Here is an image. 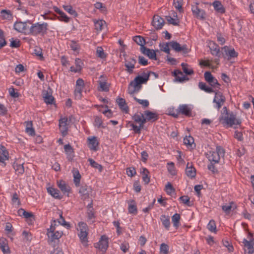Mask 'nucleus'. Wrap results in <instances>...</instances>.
Returning <instances> with one entry per match:
<instances>
[{
  "label": "nucleus",
  "mask_w": 254,
  "mask_h": 254,
  "mask_svg": "<svg viewBox=\"0 0 254 254\" xmlns=\"http://www.w3.org/2000/svg\"><path fill=\"white\" fill-rule=\"evenodd\" d=\"M149 74L143 72L141 75H138L135 77L133 80L131 81L128 87V93L133 94L138 92L141 88V84H145L149 80Z\"/></svg>",
  "instance_id": "obj_1"
},
{
  "label": "nucleus",
  "mask_w": 254,
  "mask_h": 254,
  "mask_svg": "<svg viewBox=\"0 0 254 254\" xmlns=\"http://www.w3.org/2000/svg\"><path fill=\"white\" fill-rule=\"evenodd\" d=\"M49 25L47 22H36L32 23L30 21L28 35L33 36L38 35L43 36L47 34Z\"/></svg>",
  "instance_id": "obj_2"
},
{
  "label": "nucleus",
  "mask_w": 254,
  "mask_h": 254,
  "mask_svg": "<svg viewBox=\"0 0 254 254\" xmlns=\"http://www.w3.org/2000/svg\"><path fill=\"white\" fill-rule=\"evenodd\" d=\"M219 121L222 124L232 127L233 125H239L241 124L240 119H237L236 115L233 112L229 113L226 107H224L222 109L221 116L219 118Z\"/></svg>",
  "instance_id": "obj_3"
},
{
  "label": "nucleus",
  "mask_w": 254,
  "mask_h": 254,
  "mask_svg": "<svg viewBox=\"0 0 254 254\" xmlns=\"http://www.w3.org/2000/svg\"><path fill=\"white\" fill-rule=\"evenodd\" d=\"M56 220H54L51 223L50 228L47 229L48 243L50 245H52L56 240L61 238L63 234L62 231L56 230Z\"/></svg>",
  "instance_id": "obj_4"
},
{
  "label": "nucleus",
  "mask_w": 254,
  "mask_h": 254,
  "mask_svg": "<svg viewBox=\"0 0 254 254\" xmlns=\"http://www.w3.org/2000/svg\"><path fill=\"white\" fill-rule=\"evenodd\" d=\"M225 154L224 149L220 146H217L215 150H210L207 153L208 160L212 163H218L220 157Z\"/></svg>",
  "instance_id": "obj_5"
},
{
  "label": "nucleus",
  "mask_w": 254,
  "mask_h": 254,
  "mask_svg": "<svg viewBox=\"0 0 254 254\" xmlns=\"http://www.w3.org/2000/svg\"><path fill=\"white\" fill-rule=\"evenodd\" d=\"M171 109H170L169 114L175 118L178 117L179 114H181L183 115H185L187 116H190L191 115V110L190 107L188 105L183 104L180 105L178 109V110L176 111V113L173 112L172 113L170 112Z\"/></svg>",
  "instance_id": "obj_6"
},
{
  "label": "nucleus",
  "mask_w": 254,
  "mask_h": 254,
  "mask_svg": "<svg viewBox=\"0 0 254 254\" xmlns=\"http://www.w3.org/2000/svg\"><path fill=\"white\" fill-rule=\"evenodd\" d=\"M215 96L213 100L214 104V107L219 110L223 105L226 101L225 97L222 93L217 91H215Z\"/></svg>",
  "instance_id": "obj_7"
},
{
  "label": "nucleus",
  "mask_w": 254,
  "mask_h": 254,
  "mask_svg": "<svg viewBox=\"0 0 254 254\" xmlns=\"http://www.w3.org/2000/svg\"><path fill=\"white\" fill-rule=\"evenodd\" d=\"M30 24V21L27 20L26 22H16L14 24V29L18 32L23 33L28 35L29 27Z\"/></svg>",
  "instance_id": "obj_8"
},
{
  "label": "nucleus",
  "mask_w": 254,
  "mask_h": 254,
  "mask_svg": "<svg viewBox=\"0 0 254 254\" xmlns=\"http://www.w3.org/2000/svg\"><path fill=\"white\" fill-rule=\"evenodd\" d=\"M222 56L228 60H231L232 58H236L238 56V53L235 51V49L225 46L222 48Z\"/></svg>",
  "instance_id": "obj_9"
},
{
  "label": "nucleus",
  "mask_w": 254,
  "mask_h": 254,
  "mask_svg": "<svg viewBox=\"0 0 254 254\" xmlns=\"http://www.w3.org/2000/svg\"><path fill=\"white\" fill-rule=\"evenodd\" d=\"M205 80L209 83L212 88H220V84L218 80L212 75L210 72L206 71L204 74Z\"/></svg>",
  "instance_id": "obj_10"
},
{
  "label": "nucleus",
  "mask_w": 254,
  "mask_h": 254,
  "mask_svg": "<svg viewBox=\"0 0 254 254\" xmlns=\"http://www.w3.org/2000/svg\"><path fill=\"white\" fill-rule=\"evenodd\" d=\"M136 63V59L133 57H128L125 59V66L126 71L129 74L133 73Z\"/></svg>",
  "instance_id": "obj_11"
},
{
  "label": "nucleus",
  "mask_w": 254,
  "mask_h": 254,
  "mask_svg": "<svg viewBox=\"0 0 254 254\" xmlns=\"http://www.w3.org/2000/svg\"><path fill=\"white\" fill-rule=\"evenodd\" d=\"M95 247L98 249L100 251L104 253L108 248V239L105 236H102L100 240L95 244Z\"/></svg>",
  "instance_id": "obj_12"
},
{
  "label": "nucleus",
  "mask_w": 254,
  "mask_h": 254,
  "mask_svg": "<svg viewBox=\"0 0 254 254\" xmlns=\"http://www.w3.org/2000/svg\"><path fill=\"white\" fill-rule=\"evenodd\" d=\"M59 128L63 136L67 135L68 129V123L67 118H63L59 120Z\"/></svg>",
  "instance_id": "obj_13"
},
{
  "label": "nucleus",
  "mask_w": 254,
  "mask_h": 254,
  "mask_svg": "<svg viewBox=\"0 0 254 254\" xmlns=\"http://www.w3.org/2000/svg\"><path fill=\"white\" fill-rule=\"evenodd\" d=\"M92 192V189L90 186L86 185H82L79 190V193L82 199H86L89 197L90 194Z\"/></svg>",
  "instance_id": "obj_14"
},
{
  "label": "nucleus",
  "mask_w": 254,
  "mask_h": 254,
  "mask_svg": "<svg viewBox=\"0 0 254 254\" xmlns=\"http://www.w3.org/2000/svg\"><path fill=\"white\" fill-rule=\"evenodd\" d=\"M169 45L176 52L182 51L184 53H188V49L186 45L181 46V45L176 41H172L169 42Z\"/></svg>",
  "instance_id": "obj_15"
},
{
  "label": "nucleus",
  "mask_w": 254,
  "mask_h": 254,
  "mask_svg": "<svg viewBox=\"0 0 254 254\" xmlns=\"http://www.w3.org/2000/svg\"><path fill=\"white\" fill-rule=\"evenodd\" d=\"M164 24V20L162 17L158 15L154 16L152 24L156 29L158 30L161 29Z\"/></svg>",
  "instance_id": "obj_16"
},
{
  "label": "nucleus",
  "mask_w": 254,
  "mask_h": 254,
  "mask_svg": "<svg viewBox=\"0 0 254 254\" xmlns=\"http://www.w3.org/2000/svg\"><path fill=\"white\" fill-rule=\"evenodd\" d=\"M191 10L193 14L196 18L200 19L205 18V11L203 9L199 8L196 5L192 6Z\"/></svg>",
  "instance_id": "obj_17"
},
{
  "label": "nucleus",
  "mask_w": 254,
  "mask_h": 254,
  "mask_svg": "<svg viewBox=\"0 0 254 254\" xmlns=\"http://www.w3.org/2000/svg\"><path fill=\"white\" fill-rule=\"evenodd\" d=\"M140 51L143 54L147 56L149 59L154 60H156V54L154 50L143 47L140 48Z\"/></svg>",
  "instance_id": "obj_18"
},
{
  "label": "nucleus",
  "mask_w": 254,
  "mask_h": 254,
  "mask_svg": "<svg viewBox=\"0 0 254 254\" xmlns=\"http://www.w3.org/2000/svg\"><path fill=\"white\" fill-rule=\"evenodd\" d=\"M99 145V142L96 136H91L88 138V146L90 150L97 151Z\"/></svg>",
  "instance_id": "obj_19"
},
{
  "label": "nucleus",
  "mask_w": 254,
  "mask_h": 254,
  "mask_svg": "<svg viewBox=\"0 0 254 254\" xmlns=\"http://www.w3.org/2000/svg\"><path fill=\"white\" fill-rule=\"evenodd\" d=\"M57 185L64 194H68L70 191V188L64 181L63 180L58 181Z\"/></svg>",
  "instance_id": "obj_20"
},
{
  "label": "nucleus",
  "mask_w": 254,
  "mask_h": 254,
  "mask_svg": "<svg viewBox=\"0 0 254 254\" xmlns=\"http://www.w3.org/2000/svg\"><path fill=\"white\" fill-rule=\"evenodd\" d=\"M144 115L146 117V119L148 121L155 122L159 118L158 114L156 112H152L149 110H146L144 112Z\"/></svg>",
  "instance_id": "obj_21"
},
{
  "label": "nucleus",
  "mask_w": 254,
  "mask_h": 254,
  "mask_svg": "<svg viewBox=\"0 0 254 254\" xmlns=\"http://www.w3.org/2000/svg\"><path fill=\"white\" fill-rule=\"evenodd\" d=\"M173 74L175 76L176 80L180 82L188 81L189 79L187 76L183 75L182 72L178 69L175 70Z\"/></svg>",
  "instance_id": "obj_22"
},
{
  "label": "nucleus",
  "mask_w": 254,
  "mask_h": 254,
  "mask_svg": "<svg viewBox=\"0 0 254 254\" xmlns=\"http://www.w3.org/2000/svg\"><path fill=\"white\" fill-rule=\"evenodd\" d=\"M186 174L188 177L194 178L196 176V170L191 163H188L186 169Z\"/></svg>",
  "instance_id": "obj_23"
},
{
  "label": "nucleus",
  "mask_w": 254,
  "mask_h": 254,
  "mask_svg": "<svg viewBox=\"0 0 254 254\" xmlns=\"http://www.w3.org/2000/svg\"><path fill=\"white\" fill-rule=\"evenodd\" d=\"M9 154L6 148L0 145V162L4 163V161L8 160Z\"/></svg>",
  "instance_id": "obj_24"
},
{
  "label": "nucleus",
  "mask_w": 254,
  "mask_h": 254,
  "mask_svg": "<svg viewBox=\"0 0 254 254\" xmlns=\"http://www.w3.org/2000/svg\"><path fill=\"white\" fill-rule=\"evenodd\" d=\"M120 109L124 112L127 113L128 112V107L126 104V100L122 98H118L116 100Z\"/></svg>",
  "instance_id": "obj_25"
},
{
  "label": "nucleus",
  "mask_w": 254,
  "mask_h": 254,
  "mask_svg": "<svg viewBox=\"0 0 254 254\" xmlns=\"http://www.w3.org/2000/svg\"><path fill=\"white\" fill-rule=\"evenodd\" d=\"M0 249L4 254H9L10 253L7 241L4 238H2L0 239Z\"/></svg>",
  "instance_id": "obj_26"
},
{
  "label": "nucleus",
  "mask_w": 254,
  "mask_h": 254,
  "mask_svg": "<svg viewBox=\"0 0 254 254\" xmlns=\"http://www.w3.org/2000/svg\"><path fill=\"white\" fill-rule=\"evenodd\" d=\"M95 29L97 32L101 31L106 27V23L103 20H94Z\"/></svg>",
  "instance_id": "obj_27"
},
{
  "label": "nucleus",
  "mask_w": 254,
  "mask_h": 254,
  "mask_svg": "<svg viewBox=\"0 0 254 254\" xmlns=\"http://www.w3.org/2000/svg\"><path fill=\"white\" fill-rule=\"evenodd\" d=\"M212 5L214 9L218 13H224L225 12V9L220 1H214L212 3Z\"/></svg>",
  "instance_id": "obj_28"
},
{
  "label": "nucleus",
  "mask_w": 254,
  "mask_h": 254,
  "mask_svg": "<svg viewBox=\"0 0 254 254\" xmlns=\"http://www.w3.org/2000/svg\"><path fill=\"white\" fill-rule=\"evenodd\" d=\"M64 149L67 155V159L69 161L72 160L74 155L73 150L71 146L69 144H66L64 146Z\"/></svg>",
  "instance_id": "obj_29"
},
{
  "label": "nucleus",
  "mask_w": 254,
  "mask_h": 254,
  "mask_svg": "<svg viewBox=\"0 0 254 254\" xmlns=\"http://www.w3.org/2000/svg\"><path fill=\"white\" fill-rule=\"evenodd\" d=\"M160 220L163 226L167 230H169L170 226V217L165 215H162L160 216Z\"/></svg>",
  "instance_id": "obj_30"
},
{
  "label": "nucleus",
  "mask_w": 254,
  "mask_h": 254,
  "mask_svg": "<svg viewBox=\"0 0 254 254\" xmlns=\"http://www.w3.org/2000/svg\"><path fill=\"white\" fill-rule=\"evenodd\" d=\"M141 174L142 175V180L145 185H147L150 182V177L148 176L149 171L145 168L141 169Z\"/></svg>",
  "instance_id": "obj_31"
},
{
  "label": "nucleus",
  "mask_w": 254,
  "mask_h": 254,
  "mask_svg": "<svg viewBox=\"0 0 254 254\" xmlns=\"http://www.w3.org/2000/svg\"><path fill=\"white\" fill-rule=\"evenodd\" d=\"M43 97L44 102L47 104H52L53 103L54 98L52 94L48 91H44L43 93Z\"/></svg>",
  "instance_id": "obj_32"
},
{
  "label": "nucleus",
  "mask_w": 254,
  "mask_h": 254,
  "mask_svg": "<svg viewBox=\"0 0 254 254\" xmlns=\"http://www.w3.org/2000/svg\"><path fill=\"white\" fill-rule=\"evenodd\" d=\"M47 191L55 198L61 199L62 198L60 195V191L55 188L49 187L47 189Z\"/></svg>",
  "instance_id": "obj_33"
},
{
  "label": "nucleus",
  "mask_w": 254,
  "mask_h": 254,
  "mask_svg": "<svg viewBox=\"0 0 254 254\" xmlns=\"http://www.w3.org/2000/svg\"><path fill=\"white\" fill-rule=\"evenodd\" d=\"M198 87L200 89L206 93H211L215 92V90H213L212 87L208 86L205 83L202 82H199L198 83Z\"/></svg>",
  "instance_id": "obj_34"
},
{
  "label": "nucleus",
  "mask_w": 254,
  "mask_h": 254,
  "mask_svg": "<svg viewBox=\"0 0 254 254\" xmlns=\"http://www.w3.org/2000/svg\"><path fill=\"white\" fill-rule=\"evenodd\" d=\"M87 235H88L87 231L79 232V233L78 234V236L80 238L81 243L83 244V245H84L85 246H87V242H88Z\"/></svg>",
  "instance_id": "obj_35"
},
{
  "label": "nucleus",
  "mask_w": 254,
  "mask_h": 254,
  "mask_svg": "<svg viewBox=\"0 0 254 254\" xmlns=\"http://www.w3.org/2000/svg\"><path fill=\"white\" fill-rule=\"evenodd\" d=\"M1 15L2 19L11 20L13 18V15L10 10L3 9L1 11Z\"/></svg>",
  "instance_id": "obj_36"
},
{
  "label": "nucleus",
  "mask_w": 254,
  "mask_h": 254,
  "mask_svg": "<svg viewBox=\"0 0 254 254\" xmlns=\"http://www.w3.org/2000/svg\"><path fill=\"white\" fill-rule=\"evenodd\" d=\"M180 215L178 213H175L172 217V221L173 223V226L176 229H178L180 226Z\"/></svg>",
  "instance_id": "obj_37"
},
{
  "label": "nucleus",
  "mask_w": 254,
  "mask_h": 254,
  "mask_svg": "<svg viewBox=\"0 0 254 254\" xmlns=\"http://www.w3.org/2000/svg\"><path fill=\"white\" fill-rule=\"evenodd\" d=\"M94 125L99 128H105L106 127V126L103 125L102 118L99 116H95L94 117Z\"/></svg>",
  "instance_id": "obj_38"
},
{
  "label": "nucleus",
  "mask_w": 254,
  "mask_h": 254,
  "mask_svg": "<svg viewBox=\"0 0 254 254\" xmlns=\"http://www.w3.org/2000/svg\"><path fill=\"white\" fill-rule=\"evenodd\" d=\"M243 243L245 247V251H254V245L251 242H249L246 239L244 238L243 241Z\"/></svg>",
  "instance_id": "obj_39"
},
{
  "label": "nucleus",
  "mask_w": 254,
  "mask_h": 254,
  "mask_svg": "<svg viewBox=\"0 0 254 254\" xmlns=\"http://www.w3.org/2000/svg\"><path fill=\"white\" fill-rule=\"evenodd\" d=\"M133 40L136 44L140 46V48L145 47V41L142 37L140 36H135L133 37Z\"/></svg>",
  "instance_id": "obj_40"
},
{
  "label": "nucleus",
  "mask_w": 254,
  "mask_h": 254,
  "mask_svg": "<svg viewBox=\"0 0 254 254\" xmlns=\"http://www.w3.org/2000/svg\"><path fill=\"white\" fill-rule=\"evenodd\" d=\"M13 167L16 173L18 175L22 174L24 172V169L23 164L14 163Z\"/></svg>",
  "instance_id": "obj_41"
},
{
  "label": "nucleus",
  "mask_w": 254,
  "mask_h": 254,
  "mask_svg": "<svg viewBox=\"0 0 254 254\" xmlns=\"http://www.w3.org/2000/svg\"><path fill=\"white\" fill-rule=\"evenodd\" d=\"M213 46H211L210 49L211 50V53L214 56L220 57V50L217 45L215 43H213Z\"/></svg>",
  "instance_id": "obj_42"
},
{
  "label": "nucleus",
  "mask_w": 254,
  "mask_h": 254,
  "mask_svg": "<svg viewBox=\"0 0 254 254\" xmlns=\"http://www.w3.org/2000/svg\"><path fill=\"white\" fill-rule=\"evenodd\" d=\"M74 183L76 187H79L80 185V181L81 175L78 170H76L73 173Z\"/></svg>",
  "instance_id": "obj_43"
},
{
  "label": "nucleus",
  "mask_w": 254,
  "mask_h": 254,
  "mask_svg": "<svg viewBox=\"0 0 254 254\" xmlns=\"http://www.w3.org/2000/svg\"><path fill=\"white\" fill-rule=\"evenodd\" d=\"M166 19L169 24H173L175 26L179 25V20L177 15H176V18H173L170 16H166Z\"/></svg>",
  "instance_id": "obj_44"
},
{
  "label": "nucleus",
  "mask_w": 254,
  "mask_h": 254,
  "mask_svg": "<svg viewBox=\"0 0 254 254\" xmlns=\"http://www.w3.org/2000/svg\"><path fill=\"white\" fill-rule=\"evenodd\" d=\"M99 90L102 91H108L109 90V85L105 81H99Z\"/></svg>",
  "instance_id": "obj_45"
},
{
  "label": "nucleus",
  "mask_w": 254,
  "mask_h": 254,
  "mask_svg": "<svg viewBox=\"0 0 254 254\" xmlns=\"http://www.w3.org/2000/svg\"><path fill=\"white\" fill-rule=\"evenodd\" d=\"M63 7L66 11H67L68 13H69L70 14L73 16L74 17H76L77 16V13L76 11L73 9L71 5H64Z\"/></svg>",
  "instance_id": "obj_46"
},
{
  "label": "nucleus",
  "mask_w": 254,
  "mask_h": 254,
  "mask_svg": "<svg viewBox=\"0 0 254 254\" xmlns=\"http://www.w3.org/2000/svg\"><path fill=\"white\" fill-rule=\"evenodd\" d=\"M83 88L75 85L74 90V96L76 99H80L82 97V92Z\"/></svg>",
  "instance_id": "obj_47"
},
{
  "label": "nucleus",
  "mask_w": 254,
  "mask_h": 254,
  "mask_svg": "<svg viewBox=\"0 0 254 254\" xmlns=\"http://www.w3.org/2000/svg\"><path fill=\"white\" fill-rule=\"evenodd\" d=\"M128 210L129 213L136 214L137 213V207L133 201H132L128 205Z\"/></svg>",
  "instance_id": "obj_48"
},
{
  "label": "nucleus",
  "mask_w": 254,
  "mask_h": 254,
  "mask_svg": "<svg viewBox=\"0 0 254 254\" xmlns=\"http://www.w3.org/2000/svg\"><path fill=\"white\" fill-rule=\"evenodd\" d=\"M96 56L101 59H105L106 54L104 53L103 48L101 47H97L96 49Z\"/></svg>",
  "instance_id": "obj_49"
},
{
  "label": "nucleus",
  "mask_w": 254,
  "mask_h": 254,
  "mask_svg": "<svg viewBox=\"0 0 254 254\" xmlns=\"http://www.w3.org/2000/svg\"><path fill=\"white\" fill-rule=\"evenodd\" d=\"M207 228L211 232L216 233V224L213 220H211L209 221Z\"/></svg>",
  "instance_id": "obj_50"
},
{
  "label": "nucleus",
  "mask_w": 254,
  "mask_h": 254,
  "mask_svg": "<svg viewBox=\"0 0 254 254\" xmlns=\"http://www.w3.org/2000/svg\"><path fill=\"white\" fill-rule=\"evenodd\" d=\"M169 43H160L159 44L160 49L161 51L165 52L166 53L169 54H170V49L169 48Z\"/></svg>",
  "instance_id": "obj_51"
},
{
  "label": "nucleus",
  "mask_w": 254,
  "mask_h": 254,
  "mask_svg": "<svg viewBox=\"0 0 254 254\" xmlns=\"http://www.w3.org/2000/svg\"><path fill=\"white\" fill-rule=\"evenodd\" d=\"M181 66L182 67L184 72L187 75H191L193 73V70L192 69H189L187 66L188 64L184 63H182Z\"/></svg>",
  "instance_id": "obj_52"
},
{
  "label": "nucleus",
  "mask_w": 254,
  "mask_h": 254,
  "mask_svg": "<svg viewBox=\"0 0 254 254\" xmlns=\"http://www.w3.org/2000/svg\"><path fill=\"white\" fill-rule=\"evenodd\" d=\"M133 99L136 101L139 104L142 105V107L146 108L149 106V103L147 100H141L137 98L135 96L133 97Z\"/></svg>",
  "instance_id": "obj_53"
},
{
  "label": "nucleus",
  "mask_w": 254,
  "mask_h": 254,
  "mask_svg": "<svg viewBox=\"0 0 254 254\" xmlns=\"http://www.w3.org/2000/svg\"><path fill=\"white\" fill-rule=\"evenodd\" d=\"M58 222L60 224L67 228H69L70 227V224L65 221L64 218L63 217L62 214L61 213L60 214V218L58 219Z\"/></svg>",
  "instance_id": "obj_54"
},
{
  "label": "nucleus",
  "mask_w": 254,
  "mask_h": 254,
  "mask_svg": "<svg viewBox=\"0 0 254 254\" xmlns=\"http://www.w3.org/2000/svg\"><path fill=\"white\" fill-rule=\"evenodd\" d=\"M160 251L161 254H168L169 252V246L165 243H162L160 245Z\"/></svg>",
  "instance_id": "obj_55"
},
{
  "label": "nucleus",
  "mask_w": 254,
  "mask_h": 254,
  "mask_svg": "<svg viewBox=\"0 0 254 254\" xmlns=\"http://www.w3.org/2000/svg\"><path fill=\"white\" fill-rule=\"evenodd\" d=\"M184 142L186 145H191L194 143V139L190 135L186 136L184 139Z\"/></svg>",
  "instance_id": "obj_56"
},
{
  "label": "nucleus",
  "mask_w": 254,
  "mask_h": 254,
  "mask_svg": "<svg viewBox=\"0 0 254 254\" xmlns=\"http://www.w3.org/2000/svg\"><path fill=\"white\" fill-rule=\"evenodd\" d=\"M167 169L169 172L172 175H175V166L173 162L168 163Z\"/></svg>",
  "instance_id": "obj_57"
},
{
  "label": "nucleus",
  "mask_w": 254,
  "mask_h": 254,
  "mask_svg": "<svg viewBox=\"0 0 254 254\" xmlns=\"http://www.w3.org/2000/svg\"><path fill=\"white\" fill-rule=\"evenodd\" d=\"M179 199L183 203L187 204L189 206L191 205L190 198L188 196H182L180 197Z\"/></svg>",
  "instance_id": "obj_58"
},
{
  "label": "nucleus",
  "mask_w": 254,
  "mask_h": 254,
  "mask_svg": "<svg viewBox=\"0 0 254 254\" xmlns=\"http://www.w3.org/2000/svg\"><path fill=\"white\" fill-rule=\"evenodd\" d=\"M78 227L79 229L78 230L79 231V232H86L88 230L87 225L83 222H80L78 223Z\"/></svg>",
  "instance_id": "obj_59"
},
{
  "label": "nucleus",
  "mask_w": 254,
  "mask_h": 254,
  "mask_svg": "<svg viewBox=\"0 0 254 254\" xmlns=\"http://www.w3.org/2000/svg\"><path fill=\"white\" fill-rule=\"evenodd\" d=\"M165 190L167 194H170L175 191V189L173 188L171 184L169 182L165 186Z\"/></svg>",
  "instance_id": "obj_60"
},
{
  "label": "nucleus",
  "mask_w": 254,
  "mask_h": 254,
  "mask_svg": "<svg viewBox=\"0 0 254 254\" xmlns=\"http://www.w3.org/2000/svg\"><path fill=\"white\" fill-rule=\"evenodd\" d=\"M88 162L90 163V164L91 166L96 169H102V166L95 161L93 159L91 158L88 159Z\"/></svg>",
  "instance_id": "obj_61"
},
{
  "label": "nucleus",
  "mask_w": 254,
  "mask_h": 254,
  "mask_svg": "<svg viewBox=\"0 0 254 254\" xmlns=\"http://www.w3.org/2000/svg\"><path fill=\"white\" fill-rule=\"evenodd\" d=\"M127 174L129 177H133L136 174V170L134 167H129L127 169Z\"/></svg>",
  "instance_id": "obj_62"
},
{
  "label": "nucleus",
  "mask_w": 254,
  "mask_h": 254,
  "mask_svg": "<svg viewBox=\"0 0 254 254\" xmlns=\"http://www.w3.org/2000/svg\"><path fill=\"white\" fill-rule=\"evenodd\" d=\"M10 46L11 48H18L20 46V41L19 40H13V38H11L10 40Z\"/></svg>",
  "instance_id": "obj_63"
},
{
  "label": "nucleus",
  "mask_w": 254,
  "mask_h": 254,
  "mask_svg": "<svg viewBox=\"0 0 254 254\" xmlns=\"http://www.w3.org/2000/svg\"><path fill=\"white\" fill-rule=\"evenodd\" d=\"M233 202H231L228 205H224L222 206V210L226 213H229L231 210V209L232 208V204H233Z\"/></svg>",
  "instance_id": "obj_64"
}]
</instances>
